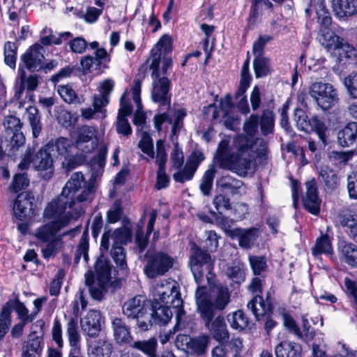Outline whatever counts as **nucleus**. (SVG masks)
Segmentation results:
<instances>
[{"instance_id":"nucleus-1","label":"nucleus","mask_w":357,"mask_h":357,"mask_svg":"<svg viewBox=\"0 0 357 357\" xmlns=\"http://www.w3.org/2000/svg\"><path fill=\"white\" fill-rule=\"evenodd\" d=\"M94 192L92 181H86L83 174L74 172L63 188L61 194L45 208L43 216L52 221L36 229L34 236L45 246L41 251L44 258L58 253L63 246L62 238L70 231L59 234L70 220L77 219L82 213L81 206L76 203L91 201Z\"/></svg>"},{"instance_id":"nucleus-2","label":"nucleus","mask_w":357,"mask_h":357,"mask_svg":"<svg viewBox=\"0 0 357 357\" xmlns=\"http://www.w3.org/2000/svg\"><path fill=\"white\" fill-rule=\"evenodd\" d=\"M266 151L263 139L238 135L234 137L231 146L229 139L221 140L215 158L220 167L244 177L255 172L256 158L264 155Z\"/></svg>"},{"instance_id":"nucleus-3","label":"nucleus","mask_w":357,"mask_h":357,"mask_svg":"<svg viewBox=\"0 0 357 357\" xmlns=\"http://www.w3.org/2000/svg\"><path fill=\"white\" fill-rule=\"evenodd\" d=\"M190 266L195 280L198 284L197 289L202 287L201 284L204 276L210 284L213 282L215 278L213 273V262L208 252L196 248L194 254L190 257ZM203 287H204V286ZM205 288L206 287H205ZM206 295L208 302L211 303L213 306L214 313L215 310H223L228 304L230 298L229 289L223 286L214 287L210 295L208 294L207 289H206Z\"/></svg>"},{"instance_id":"nucleus-4","label":"nucleus","mask_w":357,"mask_h":357,"mask_svg":"<svg viewBox=\"0 0 357 357\" xmlns=\"http://www.w3.org/2000/svg\"><path fill=\"white\" fill-rule=\"evenodd\" d=\"M172 50V38L168 35L162 36L155 47L151 50L152 61L150 68L153 70L151 77L154 79L151 98L153 102L160 103V106L169 108L170 100L168 97L169 81L166 77L158 78V66L160 60Z\"/></svg>"},{"instance_id":"nucleus-5","label":"nucleus","mask_w":357,"mask_h":357,"mask_svg":"<svg viewBox=\"0 0 357 357\" xmlns=\"http://www.w3.org/2000/svg\"><path fill=\"white\" fill-rule=\"evenodd\" d=\"M186 116V110L184 108H179L174 112L169 111L168 113L156 114L154 116V126L157 131L162 130V125L165 123L172 124L171 140L174 147L170 153V160L174 169H180L184 162V155L182 148L180 147L177 141L176 135L183 128V120Z\"/></svg>"},{"instance_id":"nucleus-6","label":"nucleus","mask_w":357,"mask_h":357,"mask_svg":"<svg viewBox=\"0 0 357 357\" xmlns=\"http://www.w3.org/2000/svg\"><path fill=\"white\" fill-rule=\"evenodd\" d=\"M195 298L200 316L213 338L221 343L227 342L229 340V334L224 317L218 316L213 321L215 314L211 303L207 301L205 287H201L197 289Z\"/></svg>"},{"instance_id":"nucleus-7","label":"nucleus","mask_w":357,"mask_h":357,"mask_svg":"<svg viewBox=\"0 0 357 357\" xmlns=\"http://www.w3.org/2000/svg\"><path fill=\"white\" fill-rule=\"evenodd\" d=\"M33 149L28 147L18 165L19 169L26 170L32 163L34 169L39 173L43 178L50 179L53 176L54 171L52 153L45 145L38 150L36 155H33Z\"/></svg>"},{"instance_id":"nucleus-8","label":"nucleus","mask_w":357,"mask_h":357,"mask_svg":"<svg viewBox=\"0 0 357 357\" xmlns=\"http://www.w3.org/2000/svg\"><path fill=\"white\" fill-rule=\"evenodd\" d=\"M123 314L129 319L137 320L142 331H148L152 326V316L149 303L144 296L138 295L127 300L122 307Z\"/></svg>"},{"instance_id":"nucleus-9","label":"nucleus","mask_w":357,"mask_h":357,"mask_svg":"<svg viewBox=\"0 0 357 357\" xmlns=\"http://www.w3.org/2000/svg\"><path fill=\"white\" fill-rule=\"evenodd\" d=\"M153 303L170 304L176 310V318L183 313V300L178 284L174 280H161L152 290Z\"/></svg>"},{"instance_id":"nucleus-10","label":"nucleus","mask_w":357,"mask_h":357,"mask_svg":"<svg viewBox=\"0 0 357 357\" xmlns=\"http://www.w3.org/2000/svg\"><path fill=\"white\" fill-rule=\"evenodd\" d=\"M96 279L93 280V273L88 271L85 274V282L89 287L90 294L94 299H102L107 290L110 280V265L108 261L98 259L95 264Z\"/></svg>"},{"instance_id":"nucleus-11","label":"nucleus","mask_w":357,"mask_h":357,"mask_svg":"<svg viewBox=\"0 0 357 357\" xmlns=\"http://www.w3.org/2000/svg\"><path fill=\"white\" fill-rule=\"evenodd\" d=\"M3 126L6 131L1 139L0 149L8 155H12L25 142V137L22 132V123L19 118L8 116L6 118Z\"/></svg>"},{"instance_id":"nucleus-12","label":"nucleus","mask_w":357,"mask_h":357,"mask_svg":"<svg viewBox=\"0 0 357 357\" xmlns=\"http://www.w3.org/2000/svg\"><path fill=\"white\" fill-rule=\"evenodd\" d=\"M308 93L324 111L331 109L339 101L337 91L330 83L314 82L310 85Z\"/></svg>"},{"instance_id":"nucleus-13","label":"nucleus","mask_w":357,"mask_h":357,"mask_svg":"<svg viewBox=\"0 0 357 357\" xmlns=\"http://www.w3.org/2000/svg\"><path fill=\"white\" fill-rule=\"evenodd\" d=\"M146 264L144 271L149 278H155L165 275L172 268L174 262V258L163 251L151 252L146 254Z\"/></svg>"},{"instance_id":"nucleus-14","label":"nucleus","mask_w":357,"mask_h":357,"mask_svg":"<svg viewBox=\"0 0 357 357\" xmlns=\"http://www.w3.org/2000/svg\"><path fill=\"white\" fill-rule=\"evenodd\" d=\"M96 134V129L93 126H84L79 128L75 139V146L84 153L93 151L98 145Z\"/></svg>"},{"instance_id":"nucleus-15","label":"nucleus","mask_w":357,"mask_h":357,"mask_svg":"<svg viewBox=\"0 0 357 357\" xmlns=\"http://www.w3.org/2000/svg\"><path fill=\"white\" fill-rule=\"evenodd\" d=\"M132 230L127 227L115 229L114 231H107L102 236L100 242V250L107 251L109 248V241L112 245H122L131 241Z\"/></svg>"},{"instance_id":"nucleus-16","label":"nucleus","mask_w":357,"mask_h":357,"mask_svg":"<svg viewBox=\"0 0 357 357\" xmlns=\"http://www.w3.org/2000/svg\"><path fill=\"white\" fill-rule=\"evenodd\" d=\"M43 47L36 43L31 46L21 56L24 66L30 71H38L43 67Z\"/></svg>"},{"instance_id":"nucleus-17","label":"nucleus","mask_w":357,"mask_h":357,"mask_svg":"<svg viewBox=\"0 0 357 357\" xmlns=\"http://www.w3.org/2000/svg\"><path fill=\"white\" fill-rule=\"evenodd\" d=\"M306 192L303 197L304 208L310 213L317 215L320 211L321 199L318 196L317 187L314 179L305 183Z\"/></svg>"},{"instance_id":"nucleus-18","label":"nucleus","mask_w":357,"mask_h":357,"mask_svg":"<svg viewBox=\"0 0 357 357\" xmlns=\"http://www.w3.org/2000/svg\"><path fill=\"white\" fill-rule=\"evenodd\" d=\"M33 197L28 192L19 194L15 199L13 206L15 216L23 220L33 215Z\"/></svg>"},{"instance_id":"nucleus-19","label":"nucleus","mask_w":357,"mask_h":357,"mask_svg":"<svg viewBox=\"0 0 357 357\" xmlns=\"http://www.w3.org/2000/svg\"><path fill=\"white\" fill-rule=\"evenodd\" d=\"M102 316L99 311L90 310L81 319V327L89 337H96L101 330Z\"/></svg>"},{"instance_id":"nucleus-20","label":"nucleus","mask_w":357,"mask_h":357,"mask_svg":"<svg viewBox=\"0 0 357 357\" xmlns=\"http://www.w3.org/2000/svg\"><path fill=\"white\" fill-rule=\"evenodd\" d=\"M228 233L231 238L238 239L239 245L243 248L252 247L259 236V229L255 227L248 229L234 228Z\"/></svg>"},{"instance_id":"nucleus-21","label":"nucleus","mask_w":357,"mask_h":357,"mask_svg":"<svg viewBox=\"0 0 357 357\" xmlns=\"http://www.w3.org/2000/svg\"><path fill=\"white\" fill-rule=\"evenodd\" d=\"M247 307L252 312L256 319L259 320L272 312L273 305L268 294L266 296V301L264 300L262 296L257 294L248 302Z\"/></svg>"},{"instance_id":"nucleus-22","label":"nucleus","mask_w":357,"mask_h":357,"mask_svg":"<svg viewBox=\"0 0 357 357\" xmlns=\"http://www.w3.org/2000/svg\"><path fill=\"white\" fill-rule=\"evenodd\" d=\"M216 186L226 194L237 195L245 192L243 183L229 174L218 178L216 181Z\"/></svg>"},{"instance_id":"nucleus-23","label":"nucleus","mask_w":357,"mask_h":357,"mask_svg":"<svg viewBox=\"0 0 357 357\" xmlns=\"http://www.w3.org/2000/svg\"><path fill=\"white\" fill-rule=\"evenodd\" d=\"M335 15L340 18L357 14V0H330Z\"/></svg>"},{"instance_id":"nucleus-24","label":"nucleus","mask_w":357,"mask_h":357,"mask_svg":"<svg viewBox=\"0 0 357 357\" xmlns=\"http://www.w3.org/2000/svg\"><path fill=\"white\" fill-rule=\"evenodd\" d=\"M177 339L185 341L187 348L192 353L202 355L208 345L210 338L208 335H202L194 338H190L188 335H178Z\"/></svg>"},{"instance_id":"nucleus-25","label":"nucleus","mask_w":357,"mask_h":357,"mask_svg":"<svg viewBox=\"0 0 357 357\" xmlns=\"http://www.w3.org/2000/svg\"><path fill=\"white\" fill-rule=\"evenodd\" d=\"M141 81L135 79L132 86V99L136 105L137 109L134 115L133 123L136 126H142L145 123V114L143 112V106L141 102Z\"/></svg>"},{"instance_id":"nucleus-26","label":"nucleus","mask_w":357,"mask_h":357,"mask_svg":"<svg viewBox=\"0 0 357 357\" xmlns=\"http://www.w3.org/2000/svg\"><path fill=\"white\" fill-rule=\"evenodd\" d=\"M153 307L154 310H150L152 324L165 325L170 321L173 315L170 308H173V306L170 304L153 303Z\"/></svg>"},{"instance_id":"nucleus-27","label":"nucleus","mask_w":357,"mask_h":357,"mask_svg":"<svg viewBox=\"0 0 357 357\" xmlns=\"http://www.w3.org/2000/svg\"><path fill=\"white\" fill-rule=\"evenodd\" d=\"M337 141L342 147H348L354 144L357 138V123H348L338 131Z\"/></svg>"},{"instance_id":"nucleus-28","label":"nucleus","mask_w":357,"mask_h":357,"mask_svg":"<svg viewBox=\"0 0 357 357\" xmlns=\"http://www.w3.org/2000/svg\"><path fill=\"white\" fill-rule=\"evenodd\" d=\"M319 40L328 50L343 47V39L335 35L330 29H319Z\"/></svg>"},{"instance_id":"nucleus-29","label":"nucleus","mask_w":357,"mask_h":357,"mask_svg":"<svg viewBox=\"0 0 357 357\" xmlns=\"http://www.w3.org/2000/svg\"><path fill=\"white\" fill-rule=\"evenodd\" d=\"M275 353L276 357H301L302 349L299 344L285 340L275 347Z\"/></svg>"},{"instance_id":"nucleus-30","label":"nucleus","mask_w":357,"mask_h":357,"mask_svg":"<svg viewBox=\"0 0 357 357\" xmlns=\"http://www.w3.org/2000/svg\"><path fill=\"white\" fill-rule=\"evenodd\" d=\"M319 178L327 191H333L339 185V178L336 172L328 165L320 167L319 172Z\"/></svg>"},{"instance_id":"nucleus-31","label":"nucleus","mask_w":357,"mask_h":357,"mask_svg":"<svg viewBox=\"0 0 357 357\" xmlns=\"http://www.w3.org/2000/svg\"><path fill=\"white\" fill-rule=\"evenodd\" d=\"M339 252L342 260L351 267H357V245L343 241L339 245Z\"/></svg>"},{"instance_id":"nucleus-32","label":"nucleus","mask_w":357,"mask_h":357,"mask_svg":"<svg viewBox=\"0 0 357 357\" xmlns=\"http://www.w3.org/2000/svg\"><path fill=\"white\" fill-rule=\"evenodd\" d=\"M112 328L115 340L119 343H129L132 340V336L128 328L121 319L115 318L112 321Z\"/></svg>"},{"instance_id":"nucleus-33","label":"nucleus","mask_w":357,"mask_h":357,"mask_svg":"<svg viewBox=\"0 0 357 357\" xmlns=\"http://www.w3.org/2000/svg\"><path fill=\"white\" fill-rule=\"evenodd\" d=\"M45 146L52 153L56 151L58 155L66 157L73 147V143L68 138L59 137L55 141H50Z\"/></svg>"},{"instance_id":"nucleus-34","label":"nucleus","mask_w":357,"mask_h":357,"mask_svg":"<svg viewBox=\"0 0 357 357\" xmlns=\"http://www.w3.org/2000/svg\"><path fill=\"white\" fill-rule=\"evenodd\" d=\"M42 349L39 337L29 338L22 345L21 357H40Z\"/></svg>"},{"instance_id":"nucleus-35","label":"nucleus","mask_w":357,"mask_h":357,"mask_svg":"<svg viewBox=\"0 0 357 357\" xmlns=\"http://www.w3.org/2000/svg\"><path fill=\"white\" fill-rule=\"evenodd\" d=\"M57 92L64 102L68 104H81L84 102V99L82 96H79L72 86L58 85Z\"/></svg>"},{"instance_id":"nucleus-36","label":"nucleus","mask_w":357,"mask_h":357,"mask_svg":"<svg viewBox=\"0 0 357 357\" xmlns=\"http://www.w3.org/2000/svg\"><path fill=\"white\" fill-rule=\"evenodd\" d=\"M26 115L32 130L33 137L37 138L42 131L39 111L36 107L30 106L26 110Z\"/></svg>"},{"instance_id":"nucleus-37","label":"nucleus","mask_w":357,"mask_h":357,"mask_svg":"<svg viewBox=\"0 0 357 357\" xmlns=\"http://www.w3.org/2000/svg\"><path fill=\"white\" fill-rule=\"evenodd\" d=\"M66 333L70 349H80L81 337L78 331L77 321L75 318H70L68 322L66 328Z\"/></svg>"},{"instance_id":"nucleus-38","label":"nucleus","mask_w":357,"mask_h":357,"mask_svg":"<svg viewBox=\"0 0 357 357\" xmlns=\"http://www.w3.org/2000/svg\"><path fill=\"white\" fill-rule=\"evenodd\" d=\"M157 345V340L151 337L146 340L135 341L131 347L141 351L149 357H156Z\"/></svg>"},{"instance_id":"nucleus-39","label":"nucleus","mask_w":357,"mask_h":357,"mask_svg":"<svg viewBox=\"0 0 357 357\" xmlns=\"http://www.w3.org/2000/svg\"><path fill=\"white\" fill-rule=\"evenodd\" d=\"M333 252L332 244L328 235H321L317 238L315 245L312 249V254L314 257L322 254L332 255Z\"/></svg>"},{"instance_id":"nucleus-40","label":"nucleus","mask_w":357,"mask_h":357,"mask_svg":"<svg viewBox=\"0 0 357 357\" xmlns=\"http://www.w3.org/2000/svg\"><path fill=\"white\" fill-rule=\"evenodd\" d=\"M215 174V166L212 164L209 165L202 178L199 189L205 196H208L211 194Z\"/></svg>"},{"instance_id":"nucleus-41","label":"nucleus","mask_w":357,"mask_h":357,"mask_svg":"<svg viewBox=\"0 0 357 357\" xmlns=\"http://www.w3.org/2000/svg\"><path fill=\"white\" fill-rule=\"evenodd\" d=\"M253 67L257 78L266 77L271 73L269 60L264 56H255Z\"/></svg>"},{"instance_id":"nucleus-42","label":"nucleus","mask_w":357,"mask_h":357,"mask_svg":"<svg viewBox=\"0 0 357 357\" xmlns=\"http://www.w3.org/2000/svg\"><path fill=\"white\" fill-rule=\"evenodd\" d=\"M228 321L232 328L236 330H243L249 324L248 318L242 310H237L227 316Z\"/></svg>"},{"instance_id":"nucleus-43","label":"nucleus","mask_w":357,"mask_h":357,"mask_svg":"<svg viewBox=\"0 0 357 357\" xmlns=\"http://www.w3.org/2000/svg\"><path fill=\"white\" fill-rule=\"evenodd\" d=\"M278 312L282 319L283 325L298 338H303L302 332H301L293 317L288 313L286 309L280 307L278 310Z\"/></svg>"},{"instance_id":"nucleus-44","label":"nucleus","mask_w":357,"mask_h":357,"mask_svg":"<svg viewBox=\"0 0 357 357\" xmlns=\"http://www.w3.org/2000/svg\"><path fill=\"white\" fill-rule=\"evenodd\" d=\"M112 352V344L109 341L99 340L88 355L89 357H110Z\"/></svg>"},{"instance_id":"nucleus-45","label":"nucleus","mask_w":357,"mask_h":357,"mask_svg":"<svg viewBox=\"0 0 357 357\" xmlns=\"http://www.w3.org/2000/svg\"><path fill=\"white\" fill-rule=\"evenodd\" d=\"M17 47L13 42L8 41L4 44V63L12 69L16 67Z\"/></svg>"},{"instance_id":"nucleus-46","label":"nucleus","mask_w":357,"mask_h":357,"mask_svg":"<svg viewBox=\"0 0 357 357\" xmlns=\"http://www.w3.org/2000/svg\"><path fill=\"white\" fill-rule=\"evenodd\" d=\"M310 132H315L320 140L326 144L328 131V128L326 126L324 122L318 118L317 116H314L310 119Z\"/></svg>"},{"instance_id":"nucleus-47","label":"nucleus","mask_w":357,"mask_h":357,"mask_svg":"<svg viewBox=\"0 0 357 357\" xmlns=\"http://www.w3.org/2000/svg\"><path fill=\"white\" fill-rule=\"evenodd\" d=\"M21 84L15 92V97L20 98L25 88L29 91H33L38 86V79L36 75H30L27 78L25 77V73L23 72L20 75Z\"/></svg>"},{"instance_id":"nucleus-48","label":"nucleus","mask_w":357,"mask_h":357,"mask_svg":"<svg viewBox=\"0 0 357 357\" xmlns=\"http://www.w3.org/2000/svg\"><path fill=\"white\" fill-rule=\"evenodd\" d=\"M249 64L250 58L248 57L242 66L240 84L237 90V92L241 94L246 92L251 83L252 77L249 72Z\"/></svg>"},{"instance_id":"nucleus-49","label":"nucleus","mask_w":357,"mask_h":357,"mask_svg":"<svg viewBox=\"0 0 357 357\" xmlns=\"http://www.w3.org/2000/svg\"><path fill=\"white\" fill-rule=\"evenodd\" d=\"M110 255L119 268L126 269V252L122 245H112Z\"/></svg>"},{"instance_id":"nucleus-50","label":"nucleus","mask_w":357,"mask_h":357,"mask_svg":"<svg viewBox=\"0 0 357 357\" xmlns=\"http://www.w3.org/2000/svg\"><path fill=\"white\" fill-rule=\"evenodd\" d=\"M138 147L149 158L153 159L155 158L153 139L148 133H142L141 139L138 143Z\"/></svg>"},{"instance_id":"nucleus-51","label":"nucleus","mask_w":357,"mask_h":357,"mask_svg":"<svg viewBox=\"0 0 357 357\" xmlns=\"http://www.w3.org/2000/svg\"><path fill=\"white\" fill-rule=\"evenodd\" d=\"M10 314V307L7 303L3 307L0 314V339L3 337L9 329L11 323Z\"/></svg>"},{"instance_id":"nucleus-52","label":"nucleus","mask_w":357,"mask_h":357,"mask_svg":"<svg viewBox=\"0 0 357 357\" xmlns=\"http://www.w3.org/2000/svg\"><path fill=\"white\" fill-rule=\"evenodd\" d=\"M260 126L263 135H266L273 132L274 126V115L272 111L266 109L263 112Z\"/></svg>"},{"instance_id":"nucleus-53","label":"nucleus","mask_w":357,"mask_h":357,"mask_svg":"<svg viewBox=\"0 0 357 357\" xmlns=\"http://www.w3.org/2000/svg\"><path fill=\"white\" fill-rule=\"evenodd\" d=\"M196 170L197 168L186 162L182 170L174 174L173 178L177 182L183 183L192 179Z\"/></svg>"},{"instance_id":"nucleus-54","label":"nucleus","mask_w":357,"mask_h":357,"mask_svg":"<svg viewBox=\"0 0 357 357\" xmlns=\"http://www.w3.org/2000/svg\"><path fill=\"white\" fill-rule=\"evenodd\" d=\"M196 170L197 168L186 162L182 170L174 174L173 178L177 182L183 183L192 179Z\"/></svg>"},{"instance_id":"nucleus-55","label":"nucleus","mask_w":357,"mask_h":357,"mask_svg":"<svg viewBox=\"0 0 357 357\" xmlns=\"http://www.w3.org/2000/svg\"><path fill=\"white\" fill-rule=\"evenodd\" d=\"M340 224L346 227L349 234L353 237L357 236V219L354 215L347 214L342 217Z\"/></svg>"},{"instance_id":"nucleus-56","label":"nucleus","mask_w":357,"mask_h":357,"mask_svg":"<svg viewBox=\"0 0 357 357\" xmlns=\"http://www.w3.org/2000/svg\"><path fill=\"white\" fill-rule=\"evenodd\" d=\"M155 162L158 168H165L167 161V154L165 150V142L162 139L156 142V154H155Z\"/></svg>"},{"instance_id":"nucleus-57","label":"nucleus","mask_w":357,"mask_h":357,"mask_svg":"<svg viewBox=\"0 0 357 357\" xmlns=\"http://www.w3.org/2000/svg\"><path fill=\"white\" fill-rule=\"evenodd\" d=\"M354 152L349 151H333L329 153V158L331 161L336 165H345L349 160L352 158Z\"/></svg>"},{"instance_id":"nucleus-58","label":"nucleus","mask_w":357,"mask_h":357,"mask_svg":"<svg viewBox=\"0 0 357 357\" xmlns=\"http://www.w3.org/2000/svg\"><path fill=\"white\" fill-rule=\"evenodd\" d=\"M88 251H89V239L87 233L84 232L82 238L79 241V243L77 245V250H76V260H79L80 257L82 256L84 259L87 261L89 259V255H88Z\"/></svg>"},{"instance_id":"nucleus-59","label":"nucleus","mask_w":357,"mask_h":357,"mask_svg":"<svg viewBox=\"0 0 357 357\" xmlns=\"http://www.w3.org/2000/svg\"><path fill=\"white\" fill-rule=\"evenodd\" d=\"M58 121L64 127H70L74 125L77 120V116L66 109H60L57 114Z\"/></svg>"},{"instance_id":"nucleus-60","label":"nucleus","mask_w":357,"mask_h":357,"mask_svg":"<svg viewBox=\"0 0 357 357\" xmlns=\"http://www.w3.org/2000/svg\"><path fill=\"white\" fill-rule=\"evenodd\" d=\"M29 185V179L25 174H17L15 175L10 190L14 192L26 188Z\"/></svg>"},{"instance_id":"nucleus-61","label":"nucleus","mask_w":357,"mask_h":357,"mask_svg":"<svg viewBox=\"0 0 357 357\" xmlns=\"http://www.w3.org/2000/svg\"><path fill=\"white\" fill-rule=\"evenodd\" d=\"M273 38L268 35H262L259 37L252 46V53L255 56H264V49L266 45L269 43Z\"/></svg>"},{"instance_id":"nucleus-62","label":"nucleus","mask_w":357,"mask_h":357,"mask_svg":"<svg viewBox=\"0 0 357 357\" xmlns=\"http://www.w3.org/2000/svg\"><path fill=\"white\" fill-rule=\"evenodd\" d=\"M227 276L233 282L240 284L245 280V273L243 270L238 266H229L226 271Z\"/></svg>"},{"instance_id":"nucleus-63","label":"nucleus","mask_w":357,"mask_h":357,"mask_svg":"<svg viewBox=\"0 0 357 357\" xmlns=\"http://www.w3.org/2000/svg\"><path fill=\"white\" fill-rule=\"evenodd\" d=\"M15 310L17 314L18 318L22 322H24V324L31 322L35 319V315L33 312L29 314L28 309L24 303L21 302H17L15 307Z\"/></svg>"},{"instance_id":"nucleus-64","label":"nucleus","mask_w":357,"mask_h":357,"mask_svg":"<svg viewBox=\"0 0 357 357\" xmlns=\"http://www.w3.org/2000/svg\"><path fill=\"white\" fill-rule=\"evenodd\" d=\"M250 263L255 275H260L266 267V260L264 257L251 256Z\"/></svg>"}]
</instances>
